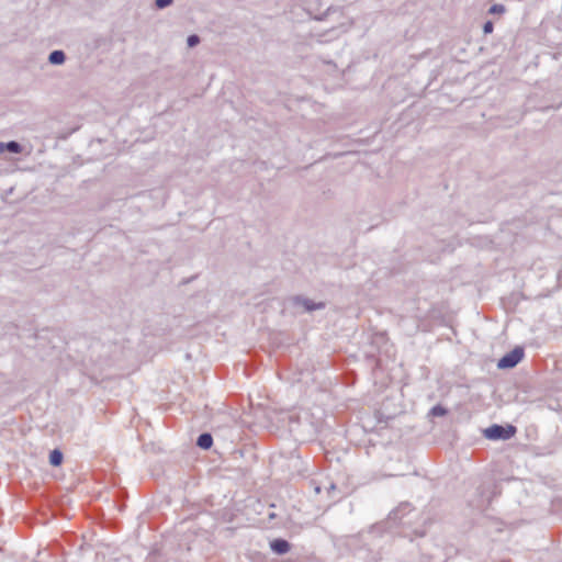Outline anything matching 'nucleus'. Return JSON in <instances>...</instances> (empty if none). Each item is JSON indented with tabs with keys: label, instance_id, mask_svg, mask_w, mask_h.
Instances as JSON below:
<instances>
[{
	"label": "nucleus",
	"instance_id": "ddd939ff",
	"mask_svg": "<svg viewBox=\"0 0 562 562\" xmlns=\"http://www.w3.org/2000/svg\"><path fill=\"white\" fill-rule=\"evenodd\" d=\"M494 25L492 21H486L483 25L484 34H490L493 32Z\"/></svg>",
	"mask_w": 562,
	"mask_h": 562
},
{
	"label": "nucleus",
	"instance_id": "423d86ee",
	"mask_svg": "<svg viewBox=\"0 0 562 562\" xmlns=\"http://www.w3.org/2000/svg\"><path fill=\"white\" fill-rule=\"evenodd\" d=\"M66 60V54L63 50H53L48 56V61L53 65H61Z\"/></svg>",
	"mask_w": 562,
	"mask_h": 562
},
{
	"label": "nucleus",
	"instance_id": "6e6552de",
	"mask_svg": "<svg viewBox=\"0 0 562 562\" xmlns=\"http://www.w3.org/2000/svg\"><path fill=\"white\" fill-rule=\"evenodd\" d=\"M63 452L58 449H54L49 453V463L54 467H58L63 463Z\"/></svg>",
	"mask_w": 562,
	"mask_h": 562
},
{
	"label": "nucleus",
	"instance_id": "20e7f679",
	"mask_svg": "<svg viewBox=\"0 0 562 562\" xmlns=\"http://www.w3.org/2000/svg\"><path fill=\"white\" fill-rule=\"evenodd\" d=\"M271 550L277 554H285L290 551L291 544L281 538L274 539L270 542Z\"/></svg>",
	"mask_w": 562,
	"mask_h": 562
},
{
	"label": "nucleus",
	"instance_id": "0eeeda50",
	"mask_svg": "<svg viewBox=\"0 0 562 562\" xmlns=\"http://www.w3.org/2000/svg\"><path fill=\"white\" fill-rule=\"evenodd\" d=\"M196 445L202 449H210L213 445V438L211 434L203 432L198 437Z\"/></svg>",
	"mask_w": 562,
	"mask_h": 562
},
{
	"label": "nucleus",
	"instance_id": "39448f33",
	"mask_svg": "<svg viewBox=\"0 0 562 562\" xmlns=\"http://www.w3.org/2000/svg\"><path fill=\"white\" fill-rule=\"evenodd\" d=\"M22 146L20 143L15 140H11L8 143L0 142V154L4 151L13 153V154H21L22 153Z\"/></svg>",
	"mask_w": 562,
	"mask_h": 562
},
{
	"label": "nucleus",
	"instance_id": "9d476101",
	"mask_svg": "<svg viewBox=\"0 0 562 562\" xmlns=\"http://www.w3.org/2000/svg\"><path fill=\"white\" fill-rule=\"evenodd\" d=\"M200 43V37L196 34L188 36L187 44L189 47H194Z\"/></svg>",
	"mask_w": 562,
	"mask_h": 562
},
{
	"label": "nucleus",
	"instance_id": "9b49d317",
	"mask_svg": "<svg viewBox=\"0 0 562 562\" xmlns=\"http://www.w3.org/2000/svg\"><path fill=\"white\" fill-rule=\"evenodd\" d=\"M504 11H505V8L503 4H493L488 10V12L492 14L503 13Z\"/></svg>",
	"mask_w": 562,
	"mask_h": 562
},
{
	"label": "nucleus",
	"instance_id": "f03ea898",
	"mask_svg": "<svg viewBox=\"0 0 562 562\" xmlns=\"http://www.w3.org/2000/svg\"><path fill=\"white\" fill-rule=\"evenodd\" d=\"M524 358V350L520 347L514 348L510 352L502 357L497 363L499 369H510L516 367Z\"/></svg>",
	"mask_w": 562,
	"mask_h": 562
},
{
	"label": "nucleus",
	"instance_id": "f8f14e48",
	"mask_svg": "<svg viewBox=\"0 0 562 562\" xmlns=\"http://www.w3.org/2000/svg\"><path fill=\"white\" fill-rule=\"evenodd\" d=\"M172 3V0H155V4L158 9H165Z\"/></svg>",
	"mask_w": 562,
	"mask_h": 562
},
{
	"label": "nucleus",
	"instance_id": "1a4fd4ad",
	"mask_svg": "<svg viewBox=\"0 0 562 562\" xmlns=\"http://www.w3.org/2000/svg\"><path fill=\"white\" fill-rule=\"evenodd\" d=\"M447 414V409L441 405H436L430 409V415L438 417V416H445Z\"/></svg>",
	"mask_w": 562,
	"mask_h": 562
},
{
	"label": "nucleus",
	"instance_id": "7ed1b4c3",
	"mask_svg": "<svg viewBox=\"0 0 562 562\" xmlns=\"http://www.w3.org/2000/svg\"><path fill=\"white\" fill-rule=\"evenodd\" d=\"M290 302L292 303L293 306L303 307V310L306 312H312V311L321 310V308L325 307V304L323 302L314 303L310 299H306V297H303L300 295L291 297Z\"/></svg>",
	"mask_w": 562,
	"mask_h": 562
},
{
	"label": "nucleus",
	"instance_id": "f257e3e1",
	"mask_svg": "<svg viewBox=\"0 0 562 562\" xmlns=\"http://www.w3.org/2000/svg\"><path fill=\"white\" fill-rule=\"evenodd\" d=\"M516 427L513 425L502 426L493 425L484 430V436L491 440H507L516 434Z\"/></svg>",
	"mask_w": 562,
	"mask_h": 562
}]
</instances>
